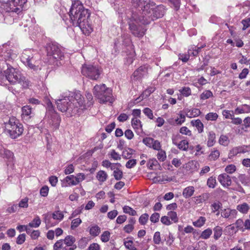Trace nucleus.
I'll return each mask as SVG.
<instances>
[{
	"mask_svg": "<svg viewBox=\"0 0 250 250\" xmlns=\"http://www.w3.org/2000/svg\"><path fill=\"white\" fill-rule=\"evenodd\" d=\"M190 124L193 126H195L197 128L198 133H201L203 132L204 125L200 120L197 119L192 120L190 122Z\"/></svg>",
	"mask_w": 250,
	"mask_h": 250,
	"instance_id": "24",
	"label": "nucleus"
},
{
	"mask_svg": "<svg viewBox=\"0 0 250 250\" xmlns=\"http://www.w3.org/2000/svg\"><path fill=\"white\" fill-rule=\"evenodd\" d=\"M110 233L108 231H104L101 236V239L103 242H107L109 241Z\"/></svg>",
	"mask_w": 250,
	"mask_h": 250,
	"instance_id": "49",
	"label": "nucleus"
},
{
	"mask_svg": "<svg viewBox=\"0 0 250 250\" xmlns=\"http://www.w3.org/2000/svg\"><path fill=\"white\" fill-rule=\"evenodd\" d=\"M46 115L51 120L50 124H52L56 129L58 128L61 122V118L59 114L54 110L51 103H48L47 104Z\"/></svg>",
	"mask_w": 250,
	"mask_h": 250,
	"instance_id": "13",
	"label": "nucleus"
},
{
	"mask_svg": "<svg viewBox=\"0 0 250 250\" xmlns=\"http://www.w3.org/2000/svg\"><path fill=\"white\" fill-rule=\"evenodd\" d=\"M27 0H9L1 4L2 7L7 12L20 14L23 10V5Z\"/></svg>",
	"mask_w": 250,
	"mask_h": 250,
	"instance_id": "10",
	"label": "nucleus"
},
{
	"mask_svg": "<svg viewBox=\"0 0 250 250\" xmlns=\"http://www.w3.org/2000/svg\"><path fill=\"white\" fill-rule=\"evenodd\" d=\"M206 221L205 217L200 216L197 220L193 222L192 224L194 226L197 228H201L204 225Z\"/></svg>",
	"mask_w": 250,
	"mask_h": 250,
	"instance_id": "33",
	"label": "nucleus"
},
{
	"mask_svg": "<svg viewBox=\"0 0 250 250\" xmlns=\"http://www.w3.org/2000/svg\"><path fill=\"white\" fill-rule=\"evenodd\" d=\"M43 216L44 222L46 224V226L48 227L52 226V225L51 224V215L49 214H45L43 215Z\"/></svg>",
	"mask_w": 250,
	"mask_h": 250,
	"instance_id": "56",
	"label": "nucleus"
},
{
	"mask_svg": "<svg viewBox=\"0 0 250 250\" xmlns=\"http://www.w3.org/2000/svg\"><path fill=\"white\" fill-rule=\"evenodd\" d=\"M158 151L159 152L157 155V158L160 161L164 162L167 158L166 153L165 150L162 149Z\"/></svg>",
	"mask_w": 250,
	"mask_h": 250,
	"instance_id": "43",
	"label": "nucleus"
},
{
	"mask_svg": "<svg viewBox=\"0 0 250 250\" xmlns=\"http://www.w3.org/2000/svg\"><path fill=\"white\" fill-rule=\"evenodd\" d=\"M74 94L73 92H68L63 93L60 97L56 100L57 108L62 112H66L69 104L73 100Z\"/></svg>",
	"mask_w": 250,
	"mask_h": 250,
	"instance_id": "12",
	"label": "nucleus"
},
{
	"mask_svg": "<svg viewBox=\"0 0 250 250\" xmlns=\"http://www.w3.org/2000/svg\"><path fill=\"white\" fill-rule=\"evenodd\" d=\"M82 223V220L80 218H78L75 219H73L71 222V228L72 229H75Z\"/></svg>",
	"mask_w": 250,
	"mask_h": 250,
	"instance_id": "53",
	"label": "nucleus"
},
{
	"mask_svg": "<svg viewBox=\"0 0 250 250\" xmlns=\"http://www.w3.org/2000/svg\"><path fill=\"white\" fill-rule=\"evenodd\" d=\"M173 143L174 145H176L179 149L187 151L188 148V143L186 140H182L179 143L177 144L174 142L173 140Z\"/></svg>",
	"mask_w": 250,
	"mask_h": 250,
	"instance_id": "29",
	"label": "nucleus"
},
{
	"mask_svg": "<svg viewBox=\"0 0 250 250\" xmlns=\"http://www.w3.org/2000/svg\"><path fill=\"white\" fill-rule=\"evenodd\" d=\"M74 95L73 100L69 104L66 112L71 116L76 114H80L83 110H84L81 107L82 105V95L79 93H74Z\"/></svg>",
	"mask_w": 250,
	"mask_h": 250,
	"instance_id": "9",
	"label": "nucleus"
},
{
	"mask_svg": "<svg viewBox=\"0 0 250 250\" xmlns=\"http://www.w3.org/2000/svg\"><path fill=\"white\" fill-rule=\"evenodd\" d=\"M143 142L148 147L156 150H160L161 145L160 142L150 137H146L143 140Z\"/></svg>",
	"mask_w": 250,
	"mask_h": 250,
	"instance_id": "15",
	"label": "nucleus"
},
{
	"mask_svg": "<svg viewBox=\"0 0 250 250\" xmlns=\"http://www.w3.org/2000/svg\"><path fill=\"white\" fill-rule=\"evenodd\" d=\"M218 180L224 187H229L231 184L230 177L227 173H223L219 175L218 177Z\"/></svg>",
	"mask_w": 250,
	"mask_h": 250,
	"instance_id": "18",
	"label": "nucleus"
},
{
	"mask_svg": "<svg viewBox=\"0 0 250 250\" xmlns=\"http://www.w3.org/2000/svg\"><path fill=\"white\" fill-rule=\"evenodd\" d=\"M75 238L72 235L67 236L64 239L57 241L54 245V250H75L77 246L75 244Z\"/></svg>",
	"mask_w": 250,
	"mask_h": 250,
	"instance_id": "8",
	"label": "nucleus"
},
{
	"mask_svg": "<svg viewBox=\"0 0 250 250\" xmlns=\"http://www.w3.org/2000/svg\"><path fill=\"white\" fill-rule=\"evenodd\" d=\"M216 135L213 131H209L208 134L207 146L208 147L212 146L216 142Z\"/></svg>",
	"mask_w": 250,
	"mask_h": 250,
	"instance_id": "25",
	"label": "nucleus"
},
{
	"mask_svg": "<svg viewBox=\"0 0 250 250\" xmlns=\"http://www.w3.org/2000/svg\"><path fill=\"white\" fill-rule=\"evenodd\" d=\"M238 179L243 185H247L249 182L248 178L244 174H240Z\"/></svg>",
	"mask_w": 250,
	"mask_h": 250,
	"instance_id": "54",
	"label": "nucleus"
},
{
	"mask_svg": "<svg viewBox=\"0 0 250 250\" xmlns=\"http://www.w3.org/2000/svg\"><path fill=\"white\" fill-rule=\"evenodd\" d=\"M236 167L235 165L231 164L227 166L225 168V171L227 173L231 174L236 170Z\"/></svg>",
	"mask_w": 250,
	"mask_h": 250,
	"instance_id": "58",
	"label": "nucleus"
},
{
	"mask_svg": "<svg viewBox=\"0 0 250 250\" xmlns=\"http://www.w3.org/2000/svg\"><path fill=\"white\" fill-rule=\"evenodd\" d=\"M239 153H244L250 150V146H237Z\"/></svg>",
	"mask_w": 250,
	"mask_h": 250,
	"instance_id": "59",
	"label": "nucleus"
},
{
	"mask_svg": "<svg viewBox=\"0 0 250 250\" xmlns=\"http://www.w3.org/2000/svg\"><path fill=\"white\" fill-rule=\"evenodd\" d=\"M28 199L27 198H25L22 199L21 201H20L19 204H18V208H27L28 206Z\"/></svg>",
	"mask_w": 250,
	"mask_h": 250,
	"instance_id": "52",
	"label": "nucleus"
},
{
	"mask_svg": "<svg viewBox=\"0 0 250 250\" xmlns=\"http://www.w3.org/2000/svg\"><path fill=\"white\" fill-rule=\"evenodd\" d=\"M65 180L70 186H74L78 184L76 177L73 175L66 176Z\"/></svg>",
	"mask_w": 250,
	"mask_h": 250,
	"instance_id": "34",
	"label": "nucleus"
},
{
	"mask_svg": "<svg viewBox=\"0 0 250 250\" xmlns=\"http://www.w3.org/2000/svg\"><path fill=\"white\" fill-rule=\"evenodd\" d=\"M213 96L212 93L210 90H206L200 95L202 100H206Z\"/></svg>",
	"mask_w": 250,
	"mask_h": 250,
	"instance_id": "48",
	"label": "nucleus"
},
{
	"mask_svg": "<svg viewBox=\"0 0 250 250\" xmlns=\"http://www.w3.org/2000/svg\"><path fill=\"white\" fill-rule=\"evenodd\" d=\"M185 112L186 116L189 118L197 117L201 113L200 109L198 108H192L191 109H187L185 110Z\"/></svg>",
	"mask_w": 250,
	"mask_h": 250,
	"instance_id": "22",
	"label": "nucleus"
},
{
	"mask_svg": "<svg viewBox=\"0 0 250 250\" xmlns=\"http://www.w3.org/2000/svg\"><path fill=\"white\" fill-rule=\"evenodd\" d=\"M129 29L135 36L138 37H143L145 32V30L141 26H138L136 23L134 22H129Z\"/></svg>",
	"mask_w": 250,
	"mask_h": 250,
	"instance_id": "16",
	"label": "nucleus"
},
{
	"mask_svg": "<svg viewBox=\"0 0 250 250\" xmlns=\"http://www.w3.org/2000/svg\"><path fill=\"white\" fill-rule=\"evenodd\" d=\"M213 238L215 240H217L223 234V229L220 226H217L213 228Z\"/></svg>",
	"mask_w": 250,
	"mask_h": 250,
	"instance_id": "30",
	"label": "nucleus"
},
{
	"mask_svg": "<svg viewBox=\"0 0 250 250\" xmlns=\"http://www.w3.org/2000/svg\"><path fill=\"white\" fill-rule=\"evenodd\" d=\"M148 219V215L147 213L142 214L139 219V223L143 225H145Z\"/></svg>",
	"mask_w": 250,
	"mask_h": 250,
	"instance_id": "51",
	"label": "nucleus"
},
{
	"mask_svg": "<svg viewBox=\"0 0 250 250\" xmlns=\"http://www.w3.org/2000/svg\"><path fill=\"white\" fill-rule=\"evenodd\" d=\"M41 224V220L39 216H37L33 221L28 224V226L32 228H38Z\"/></svg>",
	"mask_w": 250,
	"mask_h": 250,
	"instance_id": "37",
	"label": "nucleus"
},
{
	"mask_svg": "<svg viewBox=\"0 0 250 250\" xmlns=\"http://www.w3.org/2000/svg\"><path fill=\"white\" fill-rule=\"evenodd\" d=\"M3 157L6 159L7 165H14L15 158L14 153L8 149H4L2 154Z\"/></svg>",
	"mask_w": 250,
	"mask_h": 250,
	"instance_id": "19",
	"label": "nucleus"
},
{
	"mask_svg": "<svg viewBox=\"0 0 250 250\" xmlns=\"http://www.w3.org/2000/svg\"><path fill=\"white\" fill-rule=\"evenodd\" d=\"M34 116V113L30 105H26L21 108V117L24 122H28Z\"/></svg>",
	"mask_w": 250,
	"mask_h": 250,
	"instance_id": "14",
	"label": "nucleus"
},
{
	"mask_svg": "<svg viewBox=\"0 0 250 250\" xmlns=\"http://www.w3.org/2000/svg\"><path fill=\"white\" fill-rule=\"evenodd\" d=\"M10 61L0 60V85L7 86L9 84H20L23 88L29 86V82L26 78L16 70L11 64Z\"/></svg>",
	"mask_w": 250,
	"mask_h": 250,
	"instance_id": "3",
	"label": "nucleus"
},
{
	"mask_svg": "<svg viewBox=\"0 0 250 250\" xmlns=\"http://www.w3.org/2000/svg\"><path fill=\"white\" fill-rule=\"evenodd\" d=\"M63 214L60 210H57L54 211L52 214V217L57 220H59V221H61L63 218Z\"/></svg>",
	"mask_w": 250,
	"mask_h": 250,
	"instance_id": "40",
	"label": "nucleus"
},
{
	"mask_svg": "<svg viewBox=\"0 0 250 250\" xmlns=\"http://www.w3.org/2000/svg\"><path fill=\"white\" fill-rule=\"evenodd\" d=\"M147 73V68L145 66H141L134 72L131 78L134 80H140Z\"/></svg>",
	"mask_w": 250,
	"mask_h": 250,
	"instance_id": "17",
	"label": "nucleus"
},
{
	"mask_svg": "<svg viewBox=\"0 0 250 250\" xmlns=\"http://www.w3.org/2000/svg\"><path fill=\"white\" fill-rule=\"evenodd\" d=\"M180 132L184 135L191 136V131L186 126H183L180 129Z\"/></svg>",
	"mask_w": 250,
	"mask_h": 250,
	"instance_id": "62",
	"label": "nucleus"
},
{
	"mask_svg": "<svg viewBox=\"0 0 250 250\" xmlns=\"http://www.w3.org/2000/svg\"><path fill=\"white\" fill-rule=\"evenodd\" d=\"M85 97L87 99V102L86 103H83V100L82 98V105L81 107H83V109H86L89 107H90L93 103V96L90 92H86Z\"/></svg>",
	"mask_w": 250,
	"mask_h": 250,
	"instance_id": "20",
	"label": "nucleus"
},
{
	"mask_svg": "<svg viewBox=\"0 0 250 250\" xmlns=\"http://www.w3.org/2000/svg\"><path fill=\"white\" fill-rule=\"evenodd\" d=\"M100 232L101 229L97 225L92 226L89 230L90 234L94 237L98 236L100 234Z\"/></svg>",
	"mask_w": 250,
	"mask_h": 250,
	"instance_id": "38",
	"label": "nucleus"
},
{
	"mask_svg": "<svg viewBox=\"0 0 250 250\" xmlns=\"http://www.w3.org/2000/svg\"><path fill=\"white\" fill-rule=\"evenodd\" d=\"M33 50L30 49L24 50L21 56V60L26 65L34 71L41 69L39 67V61L36 60L34 56Z\"/></svg>",
	"mask_w": 250,
	"mask_h": 250,
	"instance_id": "7",
	"label": "nucleus"
},
{
	"mask_svg": "<svg viewBox=\"0 0 250 250\" xmlns=\"http://www.w3.org/2000/svg\"><path fill=\"white\" fill-rule=\"evenodd\" d=\"M123 209L124 212L125 213L129 214L131 216H135L137 215V212L129 206H125L123 207Z\"/></svg>",
	"mask_w": 250,
	"mask_h": 250,
	"instance_id": "41",
	"label": "nucleus"
},
{
	"mask_svg": "<svg viewBox=\"0 0 250 250\" xmlns=\"http://www.w3.org/2000/svg\"><path fill=\"white\" fill-rule=\"evenodd\" d=\"M47 62L50 64L54 63L63 58V53L59 46L53 43H48L46 46Z\"/></svg>",
	"mask_w": 250,
	"mask_h": 250,
	"instance_id": "6",
	"label": "nucleus"
},
{
	"mask_svg": "<svg viewBox=\"0 0 250 250\" xmlns=\"http://www.w3.org/2000/svg\"><path fill=\"white\" fill-rule=\"evenodd\" d=\"M81 72L82 74L87 78L92 80H97L102 70L98 66L84 64L82 66Z\"/></svg>",
	"mask_w": 250,
	"mask_h": 250,
	"instance_id": "11",
	"label": "nucleus"
},
{
	"mask_svg": "<svg viewBox=\"0 0 250 250\" xmlns=\"http://www.w3.org/2000/svg\"><path fill=\"white\" fill-rule=\"evenodd\" d=\"M133 5L140 13L138 17L134 16L133 18L144 24H148L151 21L162 17L165 13L164 5L156 6L155 3L150 0H134Z\"/></svg>",
	"mask_w": 250,
	"mask_h": 250,
	"instance_id": "1",
	"label": "nucleus"
},
{
	"mask_svg": "<svg viewBox=\"0 0 250 250\" xmlns=\"http://www.w3.org/2000/svg\"><path fill=\"white\" fill-rule=\"evenodd\" d=\"M232 225H234L237 229H240L242 231H244V222L243 220L241 219H238L234 224H232Z\"/></svg>",
	"mask_w": 250,
	"mask_h": 250,
	"instance_id": "47",
	"label": "nucleus"
},
{
	"mask_svg": "<svg viewBox=\"0 0 250 250\" xmlns=\"http://www.w3.org/2000/svg\"><path fill=\"white\" fill-rule=\"evenodd\" d=\"M144 113L150 119H153L154 116L152 111L149 108H145L143 110Z\"/></svg>",
	"mask_w": 250,
	"mask_h": 250,
	"instance_id": "60",
	"label": "nucleus"
},
{
	"mask_svg": "<svg viewBox=\"0 0 250 250\" xmlns=\"http://www.w3.org/2000/svg\"><path fill=\"white\" fill-rule=\"evenodd\" d=\"M93 93L95 97L99 100L100 103H112L114 101L112 90L106 87L104 84H96L94 87Z\"/></svg>",
	"mask_w": 250,
	"mask_h": 250,
	"instance_id": "4",
	"label": "nucleus"
},
{
	"mask_svg": "<svg viewBox=\"0 0 250 250\" xmlns=\"http://www.w3.org/2000/svg\"><path fill=\"white\" fill-rule=\"evenodd\" d=\"M250 209V207L247 203H243L237 206V209L242 213H247Z\"/></svg>",
	"mask_w": 250,
	"mask_h": 250,
	"instance_id": "32",
	"label": "nucleus"
},
{
	"mask_svg": "<svg viewBox=\"0 0 250 250\" xmlns=\"http://www.w3.org/2000/svg\"><path fill=\"white\" fill-rule=\"evenodd\" d=\"M147 165L148 167L150 169H154L160 167L159 163L155 158L149 160V161H148Z\"/></svg>",
	"mask_w": 250,
	"mask_h": 250,
	"instance_id": "31",
	"label": "nucleus"
},
{
	"mask_svg": "<svg viewBox=\"0 0 250 250\" xmlns=\"http://www.w3.org/2000/svg\"><path fill=\"white\" fill-rule=\"evenodd\" d=\"M195 192V188L193 186H188L183 189L182 195L185 198L191 197Z\"/></svg>",
	"mask_w": 250,
	"mask_h": 250,
	"instance_id": "23",
	"label": "nucleus"
},
{
	"mask_svg": "<svg viewBox=\"0 0 250 250\" xmlns=\"http://www.w3.org/2000/svg\"><path fill=\"white\" fill-rule=\"evenodd\" d=\"M221 206H222V204L219 202H216L213 203L211 205V208L212 209V211L213 212H215V211H217L220 208Z\"/></svg>",
	"mask_w": 250,
	"mask_h": 250,
	"instance_id": "55",
	"label": "nucleus"
},
{
	"mask_svg": "<svg viewBox=\"0 0 250 250\" xmlns=\"http://www.w3.org/2000/svg\"><path fill=\"white\" fill-rule=\"evenodd\" d=\"M167 216L169 218H170L171 221L174 223H177L178 221V218L177 217V213L175 211H170L167 213Z\"/></svg>",
	"mask_w": 250,
	"mask_h": 250,
	"instance_id": "42",
	"label": "nucleus"
},
{
	"mask_svg": "<svg viewBox=\"0 0 250 250\" xmlns=\"http://www.w3.org/2000/svg\"><path fill=\"white\" fill-rule=\"evenodd\" d=\"M141 122L140 120L136 118H134L132 119L131 124L132 126L135 129H139L142 127Z\"/></svg>",
	"mask_w": 250,
	"mask_h": 250,
	"instance_id": "45",
	"label": "nucleus"
},
{
	"mask_svg": "<svg viewBox=\"0 0 250 250\" xmlns=\"http://www.w3.org/2000/svg\"><path fill=\"white\" fill-rule=\"evenodd\" d=\"M212 233V229L210 228H208L202 231L200 237L202 239H207L210 237Z\"/></svg>",
	"mask_w": 250,
	"mask_h": 250,
	"instance_id": "35",
	"label": "nucleus"
},
{
	"mask_svg": "<svg viewBox=\"0 0 250 250\" xmlns=\"http://www.w3.org/2000/svg\"><path fill=\"white\" fill-rule=\"evenodd\" d=\"M108 177L107 174L104 170L99 171L96 175V178L100 183L105 182Z\"/></svg>",
	"mask_w": 250,
	"mask_h": 250,
	"instance_id": "28",
	"label": "nucleus"
},
{
	"mask_svg": "<svg viewBox=\"0 0 250 250\" xmlns=\"http://www.w3.org/2000/svg\"><path fill=\"white\" fill-rule=\"evenodd\" d=\"M108 155L111 159L114 160H120L121 159V156L114 149H112L110 152L108 153Z\"/></svg>",
	"mask_w": 250,
	"mask_h": 250,
	"instance_id": "36",
	"label": "nucleus"
},
{
	"mask_svg": "<svg viewBox=\"0 0 250 250\" xmlns=\"http://www.w3.org/2000/svg\"><path fill=\"white\" fill-rule=\"evenodd\" d=\"M5 130L12 139H16L23 133V125L15 117L10 118L9 121L5 123Z\"/></svg>",
	"mask_w": 250,
	"mask_h": 250,
	"instance_id": "5",
	"label": "nucleus"
},
{
	"mask_svg": "<svg viewBox=\"0 0 250 250\" xmlns=\"http://www.w3.org/2000/svg\"><path fill=\"white\" fill-rule=\"evenodd\" d=\"M113 176L116 180H120L123 177V171L119 168H117L113 171Z\"/></svg>",
	"mask_w": 250,
	"mask_h": 250,
	"instance_id": "44",
	"label": "nucleus"
},
{
	"mask_svg": "<svg viewBox=\"0 0 250 250\" xmlns=\"http://www.w3.org/2000/svg\"><path fill=\"white\" fill-rule=\"evenodd\" d=\"M236 214L237 211L235 209H230L229 208L225 209L221 214V216L225 218H234Z\"/></svg>",
	"mask_w": 250,
	"mask_h": 250,
	"instance_id": "21",
	"label": "nucleus"
},
{
	"mask_svg": "<svg viewBox=\"0 0 250 250\" xmlns=\"http://www.w3.org/2000/svg\"><path fill=\"white\" fill-rule=\"evenodd\" d=\"M125 247L129 250H138L133 245L132 241L129 240L124 242Z\"/></svg>",
	"mask_w": 250,
	"mask_h": 250,
	"instance_id": "57",
	"label": "nucleus"
},
{
	"mask_svg": "<svg viewBox=\"0 0 250 250\" xmlns=\"http://www.w3.org/2000/svg\"><path fill=\"white\" fill-rule=\"evenodd\" d=\"M218 117V114L216 113L210 112L206 115L205 118L208 121H215Z\"/></svg>",
	"mask_w": 250,
	"mask_h": 250,
	"instance_id": "46",
	"label": "nucleus"
},
{
	"mask_svg": "<svg viewBox=\"0 0 250 250\" xmlns=\"http://www.w3.org/2000/svg\"><path fill=\"white\" fill-rule=\"evenodd\" d=\"M242 23L243 25L242 28L243 30H246L247 28L250 26V18H247L242 21Z\"/></svg>",
	"mask_w": 250,
	"mask_h": 250,
	"instance_id": "64",
	"label": "nucleus"
},
{
	"mask_svg": "<svg viewBox=\"0 0 250 250\" xmlns=\"http://www.w3.org/2000/svg\"><path fill=\"white\" fill-rule=\"evenodd\" d=\"M69 15L73 25L79 27L84 34L88 35L93 31L89 20L90 13L80 1H76L72 3Z\"/></svg>",
	"mask_w": 250,
	"mask_h": 250,
	"instance_id": "2",
	"label": "nucleus"
},
{
	"mask_svg": "<svg viewBox=\"0 0 250 250\" xmlns=\"http://www.w3.org/2000/svg\"><path fill=\"white\" fill-rule=\"evenodd\" d=\"M220 153L219 150L216 148H213L211 150L210 153L208 156V160L210 161L216 160L220 156Z\"/></svg>",
	"mask_w": 250,
	"mask_h": 250,
	"instance_id": "26",
	"label": "nucleus"
},
{
	"mask_svg": "<svg viewBox=\"0 0 250 250\" xmlns=\"http://www.w3.org/2000/svg\"><path fill=\"white\" fill-rule=\"evenodd\" d=\"M136 164L137 161L136 159H131L126 162L125 166L127 168H131L133 167Z\"/></svg>",
	"mask_w": 250,
	"mask_h": 250,
	"instance_id": "63",
	"label": "nucleus"
},
{
	"mask_svg": "<svg viewBox=\"0 0 250 250\" xmlns=\"http://www.w3.org/2000/svg\"><path fill=\"white\" fill-rule=\"evenodd\" d=\"M216 184V181L215 177L212 176L210 177L207 181V185L210 188H214Z\"/></svg>",
	"mask_w": 250,
	"mask_h": 250,
	"instance_id": "50",
	"label": "nucleus"
},
{
	"mask_svg": "<svg viewBox=\"0 0 250 250\" xmlns=\"http://www.w3.org/2000/svg\"><path fill=\"white\" fill-rule=\"evenodd\" d=\"M154 89L155 88L154 87H148L142 93L141 95L138 99H137L136 100H139V101H140L144 99L147 98L152 93L154 92Z\"/></svg>",
	"mask_w": 250,
	"mask_h": 250,
	"instance_id": "27",
	"label": "nucleus"
},
{
	"mask_svg": "<svg viewBox=\"0 0 250 250\" xmlns=\"http://www.w3.org/2000/svg\"><path fill=\"white\" fill-rule=\"evenodd\" d=\"M134 150L131 148H128L125 149L122 152V156L125 159H130L132 157Z\"/></svg>",
	"mask_w": 250,
	"mask_h": 250,
	"instance_id": "39",
	"label": "nucleus"
},
{
	"mask_svg": "<svg viewBox=\"0 0 250 250\" xmlns=\"http://www.w3.org/2000/svg\"><path fill=\"white\" fill-rule=\"evenodd\" d=\"M161 238L160 233L159 231L155 232L153 236V241L155 244H159L161 242Z\"/></svg>",
	"mask_w": 250,
	"mask_h": 250,
	"instance_id": "61",
	"label": "nucleus"
}]
</instances>
